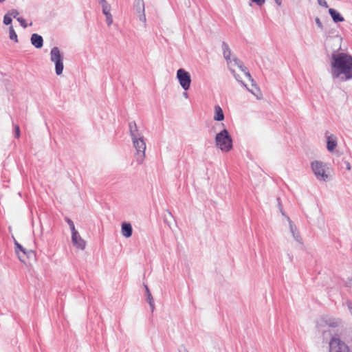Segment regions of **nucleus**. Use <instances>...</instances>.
<instances>
[{
    "mask_svg": "<svg viewBox=\"0 0 352 352\" xmlns=\"http://www.w3.org/2000/svg\"><path fill=\"white\" fill-rule=\"evenodd\" d=\"M50 60L55 63L56 74L59 76L63 71V56L58 47H54L50 52Z\"/></svg>",
    "mask_w": 352,
    "mask_h": 352,
    "instance_id": "nucleus-4",
    "label": "nucleus"
},
{
    "mask_svg": "<svg viewBox=\"0 0 352 352\" xmlns=\"http://www.w3.org/2000/svg\"><path fill=\"white\" fill-rule=\"evenodd\" d=\"M340 320L334 318H321L317 321V328L324 336L327 331L326 329H322L325 327H336L339 325Z\"/></svg>",
    "mask_w": 352,
    "mask_h": 352,
    "instance_id": "nucleus-6",
    "label": "nucleus"
},
{
    "mask_svg": "<svg viewBox=\"0 0 352 352\" xmlns=\"http://www.w3.org/2000/svg\"><path fill=\"white\" fill-rule=\"evenodd\" d=\"M275 2L278 5L280 6L282 3L283 0H274Z\"/></svg>",
    "mask_w": 352,
    "mask_h": 352,
    "instance_id": "nucleus-39",
    "label": "nucleus"
},
{
    "mask_svg": "<svg viewBox=\"0 0 352 352\" xmlns=\"http://www.w3.org/2000/svg\"><path fill=\"white\" fill-rule=\"evenodd\" d=\"M311 168L318 180L327 182L329 179V168L326 163L314 160L311 163Z\"/></svg>",
    "mask_w": 352,
    "mask_h": 352,
    "instance_id": "nucleus-3",
    "label": "nucleus"
},
{
    "mask_svg": "<svg viewBox=\"0 0 352 352\" xmlns=\"http://www.w3.org/2000/svg\"><path fill=\"white\" fill-rule=\"evenodd\" d=\"M233 61L234 62V64L243 72H246L248 69V68L243 65L242 61H241L237 58H234Z\"/></svg>",
    "mask_w": 352,
    "mask_h": 352,
    "instance_id": "nucleus-21",
    "label": "nucleus"
},
{
    "mask_svg": "<svg viewBox=\"0 0 352 352\" xmlns=\"http://www.w3.org/2000/svg\"><path fill=\"white\" fill-rule=\"evenodd\" d=\"M344 165H345L346 169L347 170H351V166L350 163H349L348 161H344Z\"/></svg>",
    "mask_w": 352,
    "mask_h": 352,
    "instance_id": "nucleus-37",
    "label": "nucleus"
},
{
    "mask_svg": "<svg viewBox=\"0 0 352 352\" xmlns=\"http://www.w3.org/2000/svg\"><path fill=\"white\" fill-rule=\"evenodd\" d=\"M106 16V21L108 25V26H110L113 23V17L111 14H109L108 15H105Z\"/></svg>",
    "mask_w": 352,
    "mask_h": 352,
    "instance_id": "nucleus-31",
    "label": "nucleus"
},
{
    "mask_svg": "<svg viewBox=\"0 0 352 352\" xmlns=\"http://www.w3.org/2000/svg\"><path fill=\"white\" fill-rule=\"evenodd\" d=\"M102 12L104 15H108L110 13L111 7L108 3H105L104 5H102Z\"/></svg>",
    "mask_w": 352,
    "mask_h": 352,
    "instance_id": "nucleus-25",
    "label": "nucleus"
},
{
    "mask_svg": "<svg viewBox=\"0 0 352 352\" xmlns=\"http://www.w3.org/2000/svg\"><path fill=\"white\" fill-rule=\"evenodd\" d=\"M13 126H14V137L16 138H19L20 135H21L20 128H19V125H17V124H14Z\"/></svg>",
    "mask_w": 352,
    "mask_h": 352,
    "instance_id": "nucleus-26",
    "label": "nucleus"
},
{
    "mask_svg": "<svg viewBox=\"0 0 352 352\" xmlns=\"http://www.w3.org/2000/svg\"><path fill=\"white\" fill-rule=\"evenodd\" d=\"M121 232L122 234L126 238L131 236L133 233L131 224L130 223L123 222L122 223Z\"/></svg>",
    "mask_w": 352,
    "mask_h": 352,
    "instance_id": "nucleus-15",
    "label": "nucleus"
},
{
    "mask_svg": "<svg viewBox=\"0 0 352 352\" xmlns=\"http://www.w3.org/2000/svg\"><path fill=\"white\" fill-rule=\"evenodd\" d=\"M253 3L258 6H263L265 3V0H251Z\"/></svg>",
    "mask_w": 352,
    "mask_h": 352,
    "instance_id": "nucleus-35",
    "label": "nucleus"
},
{
    "mask_svg": "<svg viewBox=\"0 0 352 352\" xmlns=\"http://www.w3.org/2000/svg\"><path fill=\"white\" fill-rule=\"evenodd\" d=\"M329 13L335 23L342 22L344 21V17L333 8H329Z\"/></svg>",
    "mask_w": 352,
    "mask_h": 352,
    "instance_id": "nucleus-17",
    "label": "nucleus"
},
{
    "mask_svg": "<svg viewBox=\"0 0 352 352\" xmlns=\"http://www.w3.org/2000/svg\"><path fill=\"white\" fill-rule=\"evenodd\" d=\"M287 220L289 221L290 232L294 239V240L298 243L300 245H303L302 239L296 228L295 224L290 220V219L287 217Z\"/></svg>",
    "mask_w": 352,
    "mask_h": 352,
    "instance_id": "nucleus-12",
    "label": "nucleus"
},
{
    "mask_svg": "<svg viewBox=\"0 0 352 352\" xmlns=\"http://www.w3.org/2000/svg\"><path fill=\"white\" fill-rule=\"evenodd\" d=\"M16 20L19 22L20 25L23 28H26L28 27V24L26 23V21L22 18V17H19V18H16Z\"/></svg>",
    "mask_w": 352,
    "mask_h": 352,
    "instance_id": "nucleus-30",
    "label": "nucleus"
},
{
    "mask_svg": "<svg viewBox=\"0 0 352 352\" xmlns=\"http://www.w3.org/2000/svg\"><path fill=\"white\" fill-rule=\"evenodd\" d=\"M230 71H231V72L232 73V74H233V76H234V78H235V79H236L239 82H240L243 87H245V88H246V89H247L250 92H251L253 95L256 96V93H255L252 89H250L248 87L247 85H246V84H245V83L242 80H241L240 76H239V74H236L234 70H233V69H230Z\"/></svg>",
    "mask_w": 352,
    "mask_h": 352,
    "instance_id": "nucleus-20",
    "label": "nucleus"
},
{
    "mask_svg": "<svg viewBox=\"0 0 352 352\" xmlns=\"http://www.w3.org/2000/svg\"><path fill=\"white\" fill-rule=\"evenodd\" d=\"M325 138L327 140V149L329 152L333 153L338 145V138L337 137L330 133L329 131H326Z\"/></svg>",
    "mask_w": 352,
    "mask_h": 352,
    "instance_id": "nucleus-9",
    "label": "nucleus"
},
{
    "mask_svg": "<svg viewBox=\"0 0 352 352\" xmlns=\"http://www.w3.org/2000/svg\"><path fill=\"white\" fill-rule=\"evenodd\" d=\"M8 14L12 17L16 19V18H19L18 17V15L19 14V12H18L17 10H15V9H12V10L9 11L8 12Z\"/></svg>",
    "mask_w": 352,
    "mask_h": 352,
    "instance_id": "nucleus-29",
    "label": "nucleus"
},
{
    "mask_svg": "<svg viewBox=\"0 0 352 352\" xmlns=\"http://www.w3.org/2000/svg\"><path fill=\"white\" fill-rule=\"evenodd\" d=\"M72 241L74 246L77 248L83 250L85 248L86 243L84 239L81 238L78 232L75 230L72 232Z\"/></svg>",
    "mask_w": 352,
    "mask_h": 352,
    "instance_id": "nucleus-10",
    "label": "nucleus"
},
{
    "mask_svg": "<svg viewBox=\"0 0 352 352\" xmlns=\"http://www.w3.org/2000/svg\"><path fill=\"white\" fill-rule=\"evenodd\" d=\"M331 65L333 78L341 77L342 80L352 79V56L334 51L331 54Z\"/></svg>",
    "mask_w": 352,
    "mask_h": 352,
    "instance_id": "nucleus-1",
    "label": "nucleus"
},
{
    "mask_svg": "<svg viewBox=\"0 0 352 352\" xmlns=\"http://www.w3.org/2000/svg\"><path fill=\"white\" fill-rule=\"evenodd\" d=\"M346 286L349 287H352V277L351 278H349L348 280L346 282Z\"/></svg>",
    "mask_w": 352,
    "mask_h": 352,
    "instance_id": "nucleus-38",
    "label": "nucleus"
},
{
    "mask_svg": "<svg viewBox=\"0 0 352 352\" xmlns=\"http://www.w3.org/2000/svg\"><path fill=\"white\" fill-rule=\"evenodd\" d=\"M184 96L185 98H188V94L186 92L184 93Z\"/></svg>",
    "mask_w": 352,
    "mask_h": 352,
    "instance_id": "nucleus-42",
    "label": "nucleus"
},
{
    "mask_svg": "<svg viewBox=\"0 0 352 352\" xmlns=\"http://www.w3.org/2000/svg\"><path fill=\"white\" fill-rule=\"evenodd\" d=\"M12 19L11 16L7 13L3 17V23L5 25H10L12 23Z\"/></svg>",
    "mask_w": 352,
    "mask_h": 352,
    "instance_id": "nucleus-27",
    "label": "nucleus"
},
{
    "mask_svg": "<svg viewBox=\"0 0 352 352\" xmlns=\"http://www.w3.org/2000/svg\"><path fill=\"white\" fill-rule=\"evenodd\" d=\"M15 246H16V252L17 254H19V250H20L21 252H22L24 254H27V252L25 250V248H23V247L19 244L18 242L15 241Z\"/></svg>",
    "mask_w": 352,
    "mask_h": 352,
    "instance_id": "nucleus-24",
    "label": "nucleus"
},
{
    "mask_svg": "<svg viewBox=\"0 0 352 352\" xmlns=\"http://www.w3.org/2000/svg\"><path fill=\"white\" fill-rule=\"evenodd\" d=\"M6 0H0V3L5 1Z\"/></svg>",
    "mask_w": 352,
    "mask_h": 352,
    "instance_id": "nucleus-43",
    "label": "nucleus"
},
{
    "mask_svg": "<svg viewBox=\"0 0 352 352\" xmlns=\"http://www.w3.org/2000/svg\"><path fill=\"white\" fill-rule=\"evenodd\" d=\"M315 22H316V24L317 25V26L320 29V30H323V25L322 24V22L320 21V19L318 18V17H316L315 19Z\"/></svg>",
    "mask_w": 352,
    "mask_h": 352,
    "instance_id": "nucleus-32",
    "label": "nucleus"
},
{
    "mask_svg": "<svg viewBox=\"0 0 352 352\" xmlns=\"http://www.w3.org/2000/svg\"><path fill=\"white\" fill-rule=\"evenodd\" d=\"M345 305L347 306V307L350 311V314L352 316V302L351 300H347L346 302Z\"/></svg>",
    "mask_w": 352,
    "mask_h": 352,
    "instance_id": "nucleus-36",
    "label": "nucleus"
},
{
    "mask_svg": "<svg viewBox=\"0 0 352 352\" xmlns=\"http://www.w3.org/2000/svg\"><path fill=\"white\" fill-rule=\"evenodd\" d=\"M222 51L223 57L229 65L231 63V50L229 45L224 41L222 43Z\"/></svg>",
    "mask_w": 352,
    "mask_h": 352,
    "instance_id": "nucleus-16",
    "label": "nucleus"
},
{
    "mask_svg": "<svg viewBox=\"0 0 352 352\" xmlns=\"http://www.w3.org/2000/svg\"><path fill=\"white\" fill-rule=\"evenodd\" d=\"M9 36L11 40L14 41L15 43H18L17 34L12 26L9 28Z\"/></svg>",
    "mask_w": 352,
    "mask_h": 352,
    "instance_id": "nucleus-22",
    "label": "nucleus"
},
{
    "mask_svg": "<svg viewBox=\"0 0 352 352\" xmlns=\"http://www.w3.org/2000/svg\"><path fill=\"white\" fill-rule=\"evenodd\" d=\"M179 352H188V351L187 349H186L185 348H183V349H179Z\"/></svg>",
    "mask_w": 352,
    "mask_h": 352,
    "instance_id": "nucleus-41",
    "label": "nucleus"
},
{
    "mask_svg": "<svg viewBox=\"0 0 352 352\" xmlns=\"http://www.w3.org/2000/svg\"><path fill=\"white\" fill-rule=\"evenodd\" d=\"M318 4L322 7L327 8L329 6L326 0H318Z\"/></svg>",
    "mask_w": 352,
    "mask_h": 352,
    "instance_id": "nucleus-33",
    "label": "nucleus"
},
{
    "mask_svg": "<svg viewBox=\"0 0 352 352\" xmlns=\"http://www.w3.org/2000/svg\"><path fill=\"white\" fill-rule=\"evenodd\" d=\"M145 287V290H146V296H147V300H148V302L150 305V307H151V311L153 312L154 311V309H155V304H154V301H153V298L152 297V295L150 292V290L148 287L147 285H144Z\"/></svg>",
    "mask_w": 352,
    "mask_h": 352,
    "instance_id": "nucleus-19",
    "label": "nucleus"
},
{
    "mask_svg": "<svg viewBox=\"0 0 352 352\" xmlns=\"http://www.w3.org/2000/svg\"><path fill=\"white\" fill-rule=\"evenodd\" d=\"M30 41H31L32 45H34L37 49L41 48L43 45V37L36 33H34L32 34Z\"/></svg>",
    "mask_w": 352,
    "mask_h": 352,
    "instance_id": "nucleus-14",
    "label": "nucleus"
},
{
    "mask_svg": "<svg viewBox=\"0 0 352 352\" xmlns=\"http://www.w3.org/2000/svg\"><path fill=\"white\" fill-rule=\"evenodd\" d=\"M133 147L136 150L135 158L139 164L143 163L145 158L146 143L144 136L132 140Z\"/></svg>",
    "mask_w": 352,
    "mask_h": 352,
    "instance_id": "nucleus-5",
    "label": "nucleus"
},
{
    "mask_svg": "<svg viewBox=\"0 0 352 352\" xmlns=\"http://www.w3.org/2000/svg\"><path fill=\"white\" fill-rule=\"evenodd\" d=\"M329 352H349V349L340 339L332 338L329 342Z\"/></svg>",
    "mask_w": 352,
    "mask_h": 352,
    "instance_id": "nucleus-8",
    "label": "nucleus"
},
{
    "mask_svg": "<svg viewBox=\"0 0 352 352\" xmlns=\"http://www.w3.org/2000/svg\"><path fill=\"white\" fill-rule=\"evenodd\" d=\"M224 113L222 109L219 105L214 107V120L216 121H222L224 120Z\"/></svg>",
    "mask_w": 352,
    "mask_h": 352,
    "instance_id": "nucleus-18",
    "label": "nucleus"
},
{
    "mask_svg": "<svg viewBox=\"0 0 352 352\" xmlns=\"http://www.w3.org/2000/svg\"><path fill=\"white\" fill-rule=\"evenodd\" d=\"M100 3L102 6L107 3L106 0H100Z\"/></svg>",
    "mask_w": 352,
    "mask_h": 352,
    "instance_id": "nucleus-40",
    "label": "nucleus"
},
{
    "mask_svg": "<svg viewBox=\"0 0 352 352\" xmlns=\"http://www.w3.org/2000/svg\"><path fill=\"white\" fill-rule=\"evenodd\" d=\"M253 3L258 6H263L265 3V0H251Z\"/></svg>",
    "mask_w": 352,
    "mask_h": 352,
    "instance_id": "nucleus-34",
    "label": "nucleus"
},
{
    "mask_svg": "<svg viewBox=\"0 0 352 352\" xmlns=\"http://www.w3.org/2000/svg\"><path fill=\"white\" fill-rule=\"evenodd\" d=\"M177 79L184 91L190 89L191 84V77L188 72L184 69H179L177 71Z\"/></svg>",
    "mask_w": 352,
    "mask_h": 352,
    "instance_id": "nucleus-7",
    "label": "nucleus"
},
{
    "mask_svg": "<svg viewBox=\"0 0 352 352\" xmlns=\"http://www.w3.org/2000/svg\"><path fill=\"white\" fill-rule=\"evenodd\" d=\"M129 129L131 140H136L142 137V134L139 131L135 122L132 121L129 123Z\"/></svg>",
    "mask_w": 352,
    "mask_h": 352,
    "instance_id": "nucleus-13",
    "label": "nucleus"
},
{
    "mask_svg": "<svg viewBox=\"0 0 352 352\" xmlns=\"http://www.w3.org/2000/svg\"><path fill=\"white\" fill-rule=\"evenodd\" d=\"M214 140L216 146L223 152H228L233 147L232 138L226 128L216 134Z\"/></svg>",
    "mask_w": 352,
    "mask_h": 352,
    "instance_id": "nucleus-2",
    "label": "nucleus"
},
{
    "mask_svg": "<svg viewBox=\"0 0 352 352\" xmlns=\"http://www.w3.org/2000/svg\"><path fill=\"white\" fill-rule=\"evenodd\" d=\"M134 8L138 13H139V19L140 21L145 23L146 22V15L144 13V3L143 0H135L134 2Z\"/></svg>",
    "mask_w": 352,
    "mask_h": 352,
    "instance_id": "nucleus-11",
    "label": "nucleus"
},
{
    "mask_svg": "<svg viewBox=\"0 0 352 352\" xmlns=\"http://www.w3.org/2000/svg\"><path fill=\"white\" fill-rule=\"evenodd\" d=\"M244 74H245V76L249 79V80L251 81L252 86L254 87L257 91L259 92L260 89H259L258 87L257 86V85L256 84L254 80L252 78V77L250 73L249 72V71L248 70Z\"/></svg>",
    "mask_w": 352,
    "mask_h": 352,
    "instance_id": "nucleus-23",
    "label": "nucleus"
},
{
    "mask_svg": "<svg viewBox=\"0 0 352 352\" xmlns=\"http://www.w3.org/2000/svg\"><path fill=\"white\" fill-rule=\"evenodd\" d=\"M65 221L69 225V228L71 229L72 232L75 231V230H76V228H75V226H74V222L69 218L66 217L65 218Z\"/></svg>",
    "mask_w": 352,
    "mask_h": 352,
    "instance_id": "nucleus-28",
    "label": "nucleus"
}]
</instances>
